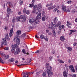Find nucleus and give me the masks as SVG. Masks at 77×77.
Segmentation results:
<instances>
[{"instance_id":"1","label":"nucleus","mask_w":77,"mask_h":77,"mask_svg":"<svg viewBox=\"0 0 77 77\" xmlns=\"http://www.w3.org/2000/svg\"><path fill=\"white\" fill-rule=\"evenodd\" d=\"M46 66L47 68V71L48 73V77H50L53 75V72H52V67L50 66V64L48 63H46Z\"/></svg>"},{"instance_id":"2","label":"nucleus","mask_w":77,"mask_h":77,"mask_svg":"<svg viewBox=\"0 0 77 77\" xmlns=\"http://www.w3.org/2000/svg\"><path fill=\"white\" fill-rule=\"evenodd\" d=\"M14 41V42H16V44H15L14 45H12V49H15V47L16 48H17V47H18V45H19L20 44V38L17 37H15L14 39H13Z\"/></svg>"},{"instance_id":"3","label":"nucleus","mask_w":77,"mask_h":77,"mask_svg":"<svg viewBox=\"0 0 77 77\" xmlns=\"http://www.w3.org/2000/svg\"><path fill=\"white\" fill-rule=\"evenodd\" d=\"M41 13H38V14L35 18V20L34 23V24H39V20H41Z\"/></svg>"},{"instance_id":"4","label":"nucleus","mask_w":77,"mask_h":77,"mask_svg":"<svg viewBox=\"0 0 77 77\" xmlns=\"http://www.w3.org/2000/svg\"><path fill=\"white\" fill-rule=\"evenodd\" d=\"M11 51H12V53H14V54H19L20 52V49L19 47H17L16 48V51H15V49H12L11 50Z\"/></svg>"},{"instance_id":"5","label":"nucleus","mask_w":77,"mask_h":77,"mask_svg":"<svg viewBox=\"0 0 77 77\" xmlns=\"http://www.w3.org/2000/svg\"><path fill=\"white\" fill-rule=\"evenodd\" d=\"M20 19L22 20V22L24 23L25 21L26 20V18H27V16L26 15H20Z\"/></svg>"},{"instance_id":"6","label":"nucleus","mask_w":77,"mask_h":77,"mask_svg":"<svg viewBox=\"0 0 77 77\" xmlns=\"http://www.w3.org/2000/svg\"><path fill=\"white\" fill-rule=\"evenodd\" d=\"M55 24H53V23L52 22H51V24H49L48 25V28L49 29H53L55 27Z\"/></svg>"},{"instance_id":"7","label":"nucleus","mask_w":77,"mask_h":77,"mask_svg":"<svg viewBox=\"0 0 77 77\" xmlns=\"http://www.w3.org/2000/svg\"><path fill=\"white\" fill-rule=\"evenodd\" d=\"M12 27L13 28H11V29L10 32L9 34L10 38H11V37L12 36L13 34H14V32H13V30H14V25H13Z\"/></svg>"},{"instance_id":"8","label":"nucleus","mask_w":77,"mask_h":77,"mask_svg":"<svg viewBox=\"0 0 77 77\" xmlns=\"http://www.w3.org/2000/svg\"><path fill=\"white\" fill-rule=\"evenodd\" d=\"M23 77H29V75H32L31 72H26V73H23Z\"/></svg>"},{"instance_id":"9","label":"nucleus","mask_w":77,"mask_h":77,"mask_svg":"<svg viewBox=\"0 0 77 77\" xmlns=\"http://www.w3.org/2000/svg\"><path fill=\"white\" fill-rule=\"evenodd\" d=\"M68 69L66 68V71L63 72V75L64 77H67V75L68 74Z\"/></svg>"},{"instance_id":"10","label":"nucleus","mask_w":77,"mask_h":77,"mask_svg":"<svg viewBox=\"0 0 77 77\" xmlns=\"http://www.w3.org/2000/svg\"><path fill=\"white\" fill-rule=\"evenodd\" d=\"M7 39L6 38H4L2 39V44L4 45H7L8 44V42L6 41Z\"/></svg>"},{"instance_id":"11","label":"nucleus","mask_w":77,"mask_h":77,"mask_svg":"<svg viewBox=\"0 0 77 77\" xmlns=\"http://www.w3.org/2000/svg\"><path fill=\"white\" fill-rule=\"evenodd\" d=\"M69 68L70 70L72 71L73 72H75V69H74V68L73 67L72 65H70L69 66Z\"/></svg>"},{"instance_id":"12","label":"nucleus","mask_w":77,"mask_h":77,"mask_svg":"<svg viewBox=\"0 0 77 77\" xmlns=\"http://www.w3.org/2000/svg\"><path fill=\"white\" fill-rule=\"evenodd\" d=\"M11 9L8 8H7V17L9 18V14L11 13Z\"/></svg>"},{"instance_id":"13","label":"nucleus","mask_w":77,"mask_h":77,"mask_svg":"<svg viewBox=\"0 0 77 77\" xmlns=\"http://www.w3.org/2000/svg\"><path fill=\"white\" fill-rule=\"evenodd\" d=\"M6 6H9L10 7H11V8H12V7H13V5H12V4L11 2H8L7 3Z\"/></svg>"},{"instance_id":"14","label":"nucleus","mask_w":77,"mask_h":77,"mask_svg":"<svg viewBox=\"0 0 77 77\" xmlns=\"http://www.w3.org/2000/svg\"><path fill=\"white\" fill-rule=\"evenodd\" d=\"M61 22H58L57 23V24L55 25V27H57L58 26H59V27H60V26H61Z\"/></svg>"},{"instance_id":"15","label":"nucleus","mask_w":77,"mask_h":77,"mask_svg":"<svg viewBox=\"0 0 77 77\" xmlns=\"http://www.w3.org/2000/svg\"><path fill=\"white\" fill-rule=\"evenodd\" d=\"M9 55L6 54L4 55V59L5 60H6V59H9Z\"/></svg>"},{"instance_id":"16","label":"nucleus","mask_w":77,"mask_h":77,"mask_svg":"<svg viewBox=\"0 0 77 77\" xmlns=\"http://www.w3.org/2000/svg\"><path fill=\"white\" fill-rule=\"evenodd\" d=\"M29 22L31 24H32L35 22V20H34V19H31L29 20Z\"/></svg>"},{"instance_id":"17","label":"nucleus","mask_w":77,"mask_h":77,"mask_svg":"<svg viewBox=\"0 0 77 77\" xmlns=\"http://www.w3.org/2000/svg\"><path fill=\"white\" fill-rule=\"evenodd\" d=\"M47 38V36H44V35L42 34L40 35V38L41 39H45V38Z\"/></svg>"},{"instance_id":"18","label":"nucleus","mask_w":77,"mask_h":77,"mask_svg":"<svg viewBox=\"0 0 77 77\" xmlns=\"http://www.w3.org/2000/svg\"><path fill=\"white\" fill-rule=\"evenodd\" d=\"M46 19H47V17H46V16H45V15L43 16L42 18V21H45Z\"/></svg>"},{"instance_id":"19","label":"nucleus","mask_w":77,"mask_h":77,"mask_svg":"<svg viewBox=\"0 0 77 77\" xmlns=\"http://www.w3.org/2000/svg\"><path fill=\"white\" fill-rule=\"evenodd\" d=\"M33 6H34V3L32 2L31 3L29 4V7L31 8H32Z\"/></svg>"},{"instance_id":"20","label":"nucleus","mask_w":77,"mask_h":77,"mask_svg":"<svg viewBox=\"0 0 77 77\" xmlns=\"http://www.w3.org/2000/svg\"><path fill=\"white\" fill-rule=\"evenodd\" d=\"M58 21V19H57V17H55L54 20V23L55 24H56L57 22Z\"/></svg>"},{"instance_id":"21","label":"nucleus","mask_w":77,"mask_h":77,"mask_svg":"<svg viewBox=\"0 0 77 77\" xmlns=\"http://www.w3.org/2000/svg\"><path fill=\"white\" fill-rule=\"evenodd\" d=\"M67 26H68V27H71V23L68 22H67Z\"/></svg>"},{"instance_id":"22","label":"nucleus","mask_w":77,"mask_h":77,"mask_svg":"<svg viewBox=\"0 0 77 77\" xmlns=\"http://www.w3.org/2000/svg\"><path fill=\"white\" fill-rule=\"evenodd\" d=\"M60 40L61 41H64L65 40V37L63 36H62L61 37H60Z\"/></svg>"},{"instance_id":"23","label":"nucleus","mask_w":77,"mask_h":77,"mask_svg":"<svg viewBox=\"0 0 77 77\" xmlns=\"http://www.w3.org/2000/svg\"><path fill=\"white\" fill-rule=\"evenodd\" d=\"M16 33L17 35H20L21 34V31H17L16 32Z\"/></svg>"},{"instance_id":"24","label":"nucleus","mask_w":77,"mask_h":77,"mask_svg":"<svg viewBox=\"0 0 77 77\" xmlns=\"http://www.w3.org/2000/svg\"><path fill=\"white\" fill-rule=\"evenodd\" d=\"M19 4H20L21 5H21H23V0H20L19 2Z\"/></svg>"},{"instance_id":"25","label":"nucleus","mask_w":77,"mask_h":77,"mask_svg":"<svg viewBox=\"0 0 77 77\" xmlns=\"http://www.w3.org/2000/svg\"><path fill=\"white\" fill-rule=\"evenodd\" d=\"M58 60L59 62H60V63H64V62H63V60H61L58 59Z\"/></svg>"},{"instance_id":"26","label":"nucleus","mask_w":77,"mask_h":77,"mask_svg":"<svg viewBox=\"0 0 77 77\" xmlns=\"http://www.w3.org/2000/svg\"><path fill=\"white\" fill-rule=\"evenodd\" d=\"M16 18L17 21H20V17H17Z\"/></svg>"},{"instance_id":"27","label":"nucleus","mask_w":77,"mask_h":77,"mask_svg":"<svg viewBox=\"0 0 77 77\" xmlns=\"http://www.w3.org/2000/svg\"><path fill=\"white\" fill-rule=\"evenodd\" d=\"M66 6H63L62 8L63 9V11H66Z\"/></svg>"},{"instance_id":"28","label":"nucleus","mask_w":77,"mask_h":77,"mask_svg":"<svg viewBox=\"0 0 77 77\" xmlns=\"http://www.w3.org/2000/svg\"><path fill=\"white\" fill-rule=\"evenodd\" d=\"M75 32V31L74 30H70V32L69 33V34L71 35V34H72V33L73 32Z\"/></svg>"},{"instance_id":"29","label":"nucleus","mask_w":77,"mask_h":77,"mask_svg":"<svg viewBox=\"0 0 77 77\" xmlns=\"http://www.w3.org/2000/svg\"><path fill=\"white\" fill-rule=\"evenodd\" d=\"M53 35H54V36L56 37V32L54 30H53L52 31Z\"/></svg>"},{"instance_id":"30","label":"nucleus","mask_w":77,"mask_h":77,"mask_svg":"<svg viewBox=\"0 0 77 77\" xmlns=\"http://www.w3.org/2000/svg\"><path fill=\"white\" fill-rule=\"evenodd\" d=\"M0 62L1 63H4V62H3V59L0 57Z\"/></svg>"},{"instance_id":"31","label":"nucleus","mask_w":77,"mask_h":77,"mask_svg":"<svg viewBox=\"0 0 77 77\" xmlns=\"http://www.w3.org/2000/svg\"><path fill=\"white\" fill-rule=\"evenodd\" d=\"M57 10H58V8H56L53 11L54 12H56V11H57Z\"/></svg>"},{"instance_id":"32","label":"nucleus","mask_w":77,"mask_h":77,"mask_svg":"<svg viewBox=\"0 0 77 77\" xmlns=\"http://www.w3.org/2000/svg\"><path fill=\"white\" fill-rule=\"evenodd\" d=\"M38 8H42V5L41 4H38Z\"/></svg>"},{"instance_id":"33","label":"nucleus","mask_w":77,"mask_h":77,"mask_svg":"<svg viewBox=\"0 0 77 77\" xmlns=\"http://www.w3.org/2000/svg\"><path fill=\"white\" fill-rule=\"evenodd\" d=\"M26 35V33H24L21 36V37H22V38H24V37H25Z\"/></svg>"},{"instance_id":"34","label":"nucleus","mask_w":77,"mask_h":77,"mask_svg":"<svg viewBox=\"0 0 77 77\" xmlns=\"http://www.w3.org/2000/svg\"><path fill=\"white\" fill-rule=\"evenodd\" d=\"M43 77H45L46 76V72H44L43 73Z\"/></svg>"},{"instance_id":"35","label":"nucleus","mask_w":77,"mask_h":77,"mask_svg":"<svg viewBox=\"0 0 77 77\" xmlns=\"http://www.w3.org/2000/svg\"><path fill=\"white\" fill-rule=\"evenodd\" d=\"M72 3V2L71 1H69L67 2V3L69 5H70V4H71V3Z\"/></svg>"},{"instance_id":"36","label":"nucleus","mask_w":77,"mask_h":77,"mask_svg":"<svg viewBox=\"0 0 77 77\" xmlns=\"http://www.w3.org/2000/svg\"><path fill=\"white\" fill-rule=\"evenodd\" d=\"M25 65H28V64H22L20 65H17V66H21L22 65H23L24 66Z\"/></svg>"},{"instance_id":"37","label":"nucleus","mask_w":77,"mask_h":77,"mask_svg":"<svg viewBox=\"0 0 77 77\" xmlns=\"http://www.w3.org/2000/svg\"><path fill=\"white\" fill-rule=\"evenodd\" d=\"M67 49L69 51H71L72 50V48H70L69 47H68L67 48Z\"/></svg>"},{"instance_id":"38","label":"nucleus","mask_w":77,"mask_h":77,"mask_svg":"<svg viewBox=\"0 0 77 77\" xmlns=\"http://www.w3.org/2000/svg\"><path fill=\"white\" fill-rule=\"evenodd\" d=\"M14 59L13 58H11L10 59V62H14Z\"/></svg>"},{"instance_id":"39","label":"nucleus","mask_w":77,"mask_h":77,"mask_svg":"<svg viewBox=\"0 0 77 77\" xmlns=\"http://www.w3.org/2000/svg\"><path fill=\"white\" fill-rule=\"evenodd\" d=\"M12 22L13 23H14L15 22V19L14 18H13L12 20Z\"/></svg>"},{"instance_id":"40","label":"nucleus","mask_w":77,"mask_h":77,"mask_svg":"<svg viewBox=\"0 0 77 77\" xmlns=\"http://www.w3.org/2000/svg\"><path fill=\"white\" fill-rule=\"evenodd\" d=\"M26 12V8H25L23 9V13L24 14H25Z\"/></svg>"},{"instance_id":"41","label":"nucleus","mask_w":77,"mask_h":77,"mask_svg":"<svg viewBox=\"0 0 77 77\" xmlns=\"http://www.w3.org/2000/svg\"><path fill=\"white\" fill-rule=\"evenodd\" d=\"M22 52H23V53H24V54H26V50H25V49H23L22 50Z\"/></svg>"},{"instance_id":"42","label":"nucleus","mask_w":77,"mask_h":77,"mask_svg":"<svg viewBox=\"0 0 77 77\" xmlns=\"http://www.w3.org/2000/svg\"><path fill=\"white\" fill-rule=\"evenodd\" d=\"M35 12H36V10H35V9H33L32 13H33L34 14L35 13Z\"/></svg>"},{"instance_id":"43","label":"nucleus","mask_w":77,"mask_h":77,"mask_svg":"<svg viewBox=\"0 0 77 77\" xmlns=\"http://www.w3.org/2000/svg\"><path fill=\"white\" fill-rule=\"evenodd\" d=\"M37 8V5H35L34 6V9H35V10H36V9Z\"/></svg>"},{"instance_id":"44","label":"nucleus","mask_w":77,"mask_h":77,"mask_svg":"<svg viewBox=\"0 0 77 77\" xmlns=\"http://www.w3.org/2000/svg\"><path fill=\"white\" fill-rule=\"evenodd\" d=\"M40 51L39 50H38L36 51L35 52V53H39Z\"/></svg>"},{"instance_id":"45","label":"nucleus","mask_w":77,"mask_h":77,"mask_svg":"<svg viewBox=\"0 0 77 77\" xmlns=\"http://www.w3.org/2000/svg\"><path fill=\"white\" fill-rule=\"evenodd\" d=\"M5 50H9V48L8 47H6L5 48Z\"/></svg>"},{"instance_id":"46","label":"nucleus","mask_w":77,"mask_h":77,"mask_svg":"<svg viewBox=\"0 0 77 77\" xmlns=\"http://www.w3.org/2000/svg\"><path fill=\"white\" fill-rule=\"evenodd\" d=\"M55 8H56V6L54 5V6H52V9H54Z\"/></svg>"},{"instance_id":"47","label":"nucleus","mask_w":77,"mask_h":77,"mask_svg":"<svg viewBox=\"0 0 77 77\" xmlns=\"http://www.w3.org/2000/svg\"><path fill=\"white\" fill-rule=\"evenodd\" d=\"M52 9V7H49L48 8V10H51Z\"/></svg>"},{"instance_id":"48","label":"nucleus","mask_w":77,"mask_h":77,"mask_svg":"<svg viewBox=\"0 0 77 77\" xmlns=\"http://www.w3.org/2000/svg\"><path fill=\"white\" fill-rule=\"evenodd\" d=\"M45 39V41H48V39L47 38V37L46 36V37L45 38H44Z\"/></svg>"},{"instance_id":"49","label":"nucleus","mask_w":77,"mask_h":77,"mask_svg":"<svg viewBox=\"0 0 77 77\" xmlns=\"http://www.w3.org/2000/svg\"><path fill=\"white\" fill-rule=\"evenodd\" d=\"M75 10H73L72 11V13H75Z\"/></svg>"},{"instance_id":"50","label":"nucleus","mask_w":77,"mask_h":77,"mask_svg":"<svg viewBox=\"0 0 77 77\" xmlns=\"http://www.w3.org/2000/svg\"><path fill=\"white\" fill-rule=\"evenodd\" d=\"M9 37V36H8V35H7L6 36H5V38H6V39H7Z\"/></svg>"},{"instance_id":"51","label":"nucleus","mask_w":77,"mask_h":77,"mask_svg":"<svg viewBox=\"0 0 77 77\" xmlns=\"http://www.w3.org/2000/svg\"><path fill=\"white\" fill-rule=\"evenodd\" d=\"M30 13L29 11H26V14H27L28 15Z\"/></svg>"},{"instance_id":"52","label":"nucleus","mask_w":77,"mask_h":77,"mask_svg":"<svg viewBox=\"0 0 77 77\" xmlns=\"http://www.w3.org/2000/svg\"><path fill=\"white\" fill-rule=\"evenodd\" d=\"M61 27L62 28V29H64L65 26H64V25H62Z\"/></svg>"},{"instance_id":"53","label":"nucleus","mask_w":77,"mask_h":77,"mask_svg":"<svg viewBox=\"0 0 77 77\" xmlns=\"http://www.w3.org/2000/svg\"><path fill=\"white\" fill-rule=\"evenodd\" d=\"M65 67H66V68H67L68 67V66L67 64H65Z\"/></svg>"},{"instance_id":"54","label":"nucleus","mask_w":77,"mask_h":77,"mask_svg":"<svg viewBox=\"0 0 77 77\" xmlns=\"http://www.w3.org/2000/svg\"><path fill=\"white\" fill-rule=\"evenodd\" d=\"M76 75H74L72 76V77H77Z\"/></svg>"},{"instance_id":"55","label":"nucleus","mask_w":77,"mask_h":77,"mask_svg":"<svg viewBox=\"0 0 77 77\" xmlns=\"http://www.w3.org/2000/svg\"><path fill=\"white\" fill-rule=\"evenodd\" d=\"M75 70H76V72H77V66H75Z\"/></svg>"},{"instance_id":"56","label":"nucleus","mask_w":77,"mask_h":77,"mask_svg":"<svg viewBox=\"0 0 77 77\" xmlns=\"http://www.w3.org/2000/svg\"><path fill=\"white\" fill-rule=\"evenodd\" d=\"M18 15H20L21 14V11H20L18 13Z\"/></svg>"},{"instance_id":"57","label":"nucleus","mask_w":77,"mask_h":77,"mask_svg":"<svg viewBox=\"0 0 77 77\" xmlns=\"http://www.w3.org/2000/svg\"><path fill=\"white\" fill-rule=\"evenodd\" d=\"M1 55H2V56H4V55H5V54H3V53H1Z\"/></svg>"},{"instance_id":"58","label":"nucleus","mask_w":77,"mask_h":77,"mask_svg":"<svg viewBox=\"0 0 77 77\" xmlns=\"http://www.w3.org/2000/svg\"><path fill=\"white\" fill-rule=\"evenodd\" d=\"M61 26H60V27H59V29L60 30H62V28H61Z\"/></svg>"},{"instance_id":"59","label":"nucleus","mask_w":77,"mask_h":77,"mask_svg":"<svg viewBox=\"0 0 77 77\" xmlns=\"http://www.w3.org/2000/svg\"><path fill=\"white\" fill-rule=\"evenodd\" d=\"M46 33H48V32H49V30L47 29V30H46Z\"/></svg>"},{"instance_id":"60","label":"nucleus","mask_w":77,"mask_h":77,"mask_svg":"<svg viewBox=\"0 0 77 77\" xmlns=\"http://www.w3.org/2000/svg\"><path fill=\"white\" fill-rule=\"evenodd\" d=\"M35 0H32V3H35Z\"/></svg>"},{"instance_id":"61","label":"nucleus","mask_w":77,"mask_h":77,"mask_svg":"<svg viewBox=\"0 0 77 77\" xmlns=\"http://www.w3.org/2000/svg\"><path fill=\"white\" fill-rule=\"evenodd\" d=\"M50 5L48 4L46 5V7H48V6H50Z\"/></svg>"},{"instance_id":"62","label":"nucleus","mask_w":77,"mask_h":77,"mask_svg":"<svg viewBox=\"0 0 77 77\" xmlns=\"http://www.w3.org/2000/svg\"><path fill=\"white\" fill-rule=\"evenodd\" d=\"M50 58V61H51V60H52V57H49Z\"/></svg>"},{"instance_id":"63","label":"nucleus","mask_w":77,"mask_h":77,"mask_svg":"<svg viewBox=\"0 0 77 77\" xmlns=\"http://www.w3.org/2000/svg\"><path fill=\"white\" fill-rule=\"evenodd\" d=\"M36 74H37L38 75H39V72H36Z\"/></svg>"},{"instance_id":"64","label":"nucleus","mask_w":77,"mask_h":77,"mask_svg":"<svg viewBox=\"0 0 77 77\" xmlns=\"http://www.w3.org/2000/svg\"><path fill=\"white\" fill-rule=\"evenodd\" d=\"M67 12H70V10H69V9H67L66 10Z\"/></svg>"}]
</instances>
